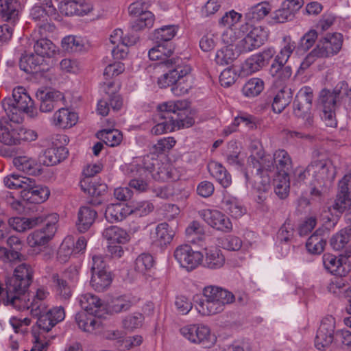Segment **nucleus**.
Instances as JSON below:
<instances>
[{
	"instance_id": "1",
	"label": "nucleus",
	"mask_w": 351,
	"mask_h": 351,
	"mask_svg": "<svg viewBox=\"0 0 351 351\" xmlns=\"http://www.w3.org/2000/svg\"><path fill=\"white\" fill-rule=\"evenodd\" d=\"M188 103L183 100L169 101L159 104L155 119L158 123L152 128V133L160 135L191 127L195 121L186 113Z\"/></svg>"
},
{
	"instance_id": "2",
	"label": "nucleus",
	"mask_w": 351,
	"mask_h": 351,
	"mask_svg": "<svg viewBox=\"0 0 351 351\" xmlns=\"http://www.w3.org/2000/svg\"><path fill=\"white\" fill-rule=\"evenodd\" d=\"M204 299L196 306L199 314L204 316L215 315L222 312L226 305L232 303L234 295L230 291L220 287L210 285L203 289Z\"/></svg>"
},
{
	"instance_id": "3",
	"label": "nucleus",
	"mask_w": 351,
	"mask_h": 351,
	"mask_svg": "<svg viewBox=\"0 0 351 351\" xmlns=\"http://www.w3.org/2000/svg\"><path fill=\"white\" fill-rule=\"evenodd\" d=\"M308 176H311V191L313 195L321 197L330 187L336 176V169L328 159L313 161L308 166Z\"/></svg>"
},
{
	"instance_id": "4",
	"label": "nucleus",
	"mask_w": 351,
	"mask_h": 351,
	"mask_svg": "<svg viewBox=\"0 0 351 351\" xmlns=\"http://www.w3.org/2000/svg\"><path fill=\"white\" fill-rule=\"evenodd\" d=\"M2 106L8 117L16 115L21 112L32 118L38 114L34 101L23 86L15 87L12 97L5 98L2 101Z\"/></svg>"
},
{
	"instance_id": "5",
	"label": "nucleus",
	"mask_w": 351,
	"mask_h": 351,
	"mask_svg": "<svg viewBox=\"0 0 351 351\" xmlns=\"http://www.w3.org/2000/svg\"><path fill=\"white\" fill-rule=\"evenodd\" d=\"M295 47V43L291 40L290 36L283 38L281 49L276 55L274 62L271 65L269 69L270 74L275 78L276 83L278 81L284 82L291 77L292 70L290 66H285V64L293 53Z\"/></svg>"
},
{
	"instance_id": "6",
	"label": "nucleus",
	"mask_w": 351,
	"mask_h": 351,
	"mask_svg": "<svg viewBox=\"0 0 351 351\" xmlns=\"http://www.w3.org/2000/svg\"><path fill=\"white\" fill-rule=\"evenodd\" d=\"M168 69H169V72L158 78V86L160 88H167L173 85L171 90L176 95L187 93L191 89V84H187L185 86H182V80L187 82L186 75L191 72L190 66L188 65L182 66L180 62H178L173 64V67Z\"/></svg>"
},
{
	"instance_id": "7",
	"label": "nucleus",
	"mask_w": 351,
	"mask_h": 351,
	"mask_svg": "<svg viewBox=\"0 0 351 351\" xmlns=\"http://www.w3.org/2000/svg\"><path fill=\"white\" fill-rule=\"evenodd\" d=\"M38 217H42L45 226L41 229L36 230L30 233L27 238V242L32 247L44 246L53 238L57 227L56 223L58 221V215L56 213H51L49 215H43Z\"/></svg>"
},
{
	"instance_id": "8",
	"label": "nucleus",
	"mask_w": 351,
	"mask_h": 351,
	"mask_svg": "<svg viewBox=\"0 0 351 351\" xmlns=\"http://www.w3.org/2000/svg\"><path fill=\"white\" fill-rule=\"evenodd\" d=\"M180 332L192 343L210 348L216 342V337L211 333L208 326L204 324H190L180 328Z\"/></svg>"
},
{
	"instance_id": "9",
	"label": "nucleus",
	"mask_w": 351,
	"mask_h": 351,
	"mask_svg": "<svg viewBox=\"0 0 351 351\" xmlns=\"http://www.w3.org/2000/svg\"><path fill=\"white\" fill-rule=\"evenodd\" d=\"M247 163L256 169V174H269L276 170L273 156L265 154L263 149L258 147L257 143L251 145V155L248 158Z\"/></svg>"
},
{
	"instance_id": "10",
	"label": "nucleus",
	"mask_w": 351,
	"mask_h": 351,
	"mask_svg": "<svg viewBox=\"0 0 351 351\" xmlns=\"http://www.w3.org/2000/svg\"><path fill=\"white\" fill-rule=\"evenodd\" d=\"M173 256L180 266L188 271L197 268L202 263V252L193 250L191 245H178L174 250Z\"/></svg>"
},
{
	"instance_id": "11",
	"label": "nucleus",
	"mask_w": 351,
	"mask_h": 351,
	"mask_svg": "<svg viewBox=\"0 0 351 351\" xmlns=\"http://www.w3.org/2000/svg\"><path fill=\"white\" fill-rule=\"evenodd\" d=\"M36 98L39 104L41 112H50L55 108L64 105L65 98L60 91L48 88H39L36 93Z\"/></svg>"
},
{
	"instance_id": "12",
	"label": "nucleus",
	"mask_w": 351,
	"mask_h": 351,
	"mask_svg": "<svg viewBox=\"0 0 351 351\" xmlns=\"http://www.w3.org/2000/svg\"><path fill=\"white\" fill-rule=\"evenodd\" d=\"M267 36V32L264 27L252 26L246 36L239 42L237 49L240 53L252 51L263 45Z\"/></svg>"
},
{
	"instance_id": "13",
	"label": "nucleus",
	"mask_w": 351,
	"mask_h": 351,
	"mask_svg": "<svg viewBox=\"0 0 351 351\" xmlns=\"http://www.w3.org/2000/svg\"><path fill=\"white\" fill-rule=\"evenodd\" d=\"M338 96L339 93L336 90L330 92L323 90L320 93V101L323 107L321 118L326 126L335 128L337 125L335 110Z\"/></svg>"
},
{
	"instance_id": "14",
	"label": "nucleus",
	"mask_w": 351,
	"mask_h": 351,
	"mask_svg": "<svg viewBox=\"0 0 351 351\" xmlns=\"http://www.w3.org/2000/svg\"><path fill=\"white\" fill-rule=\"evenodd\" d=\"M335 319L331 315L324 317L317 331L315 346L322 350L328 348L333 341Z\"/></svg>"
},
{
	"instance_id": "15",
	"label": "nucleus",
	"mask_w": 351,
	"mask_h": 351,
	"mask_svg": "<svg viewBox=\"0 0 351 351\" xmlns=\"http://www.w3.org/2000/svg\"><path fill=\"white\" fill-rule=\"evenodd\" d=\"M199 216L211 228L222 232H229L232 228L230 219L218 210L203 209Z\"/></svg>"
},
{
	"instance_id": "16",
	"label": "nucleus",
	"mask_w": 351,
	"mask_h": 351,
	"mask_svg": "<svg viewBox=\"0 0 351 351\" xmlns=\"http://www.w3.org/2000/svg\"><path fill=\"white\" fill-rule=\"evenodd\" d=\"M343 36L340 33H328L320 38L316 45L324 58L337 55L343 45Z\"/></svg>"
},
{
	"instance_id": "17",
	"label": "nucleus",
	"mask_w": 351,
	"mask_h": 351,
	"mask_svg": "<svg viewBox=\"0 0 351 351\" xmlns=\"http://www.w3.org/2000/svg\"><path fill=\"white\" fill-rule=\"evenodd\" d=\"M172 53L173 50L169 44H159L149 51L148 56L151 60L160 61L157 64L160 69L170 68L173 67V64L181 62V60L178 58H169Z\"/></svg>"
},
{
	"instance_id": "18",
	"label": "nucleus",
	"mask_w": 351,
	"mask_h": 351,
	"mask_svg": "<svg viewBox=\"0 0 351 351\" xmlns=\"http://www.w3.org/2000/svg\"><path fill=\"white\" fill-rule=\"evenodd\" d=\"M14 116L0 119V143L6 145H16L19 125L13 121Z\"/></svg>"
},
{
	"instance_id": "19",
	"label": "nucleus",
	"mask_w": 351,
	"mask_h": 351,
	"mask_svg": "<svg viewBox=\"0 0 351 351\" xmlns=\"http://www.w3.org/2000/svg\"><path fill=\"white\" fill-rule=\"evenodd\" d=\"M50 195L49 189L46 186L36 185L35 181L29 179L25 189L21 191L22 198L30 203L40 204L46 201Z\"/></svg>"
},
{
	"instance_id": "20",
	"label": "nucleus",
	"mask_w": 351,
	"mask_h": 351,
	"mask_svg": "<svg viewBox=\"0 0 351 351\" xmlns=\"http://www.w3.org/2000/svg\"><path fill=\"white\" fill-rule=\"evenodd\" d=\"M30 10V17L38 23L49 18L56 19L57 11L51 0H37Z\"/></svg>"
},
{
	"instance_id": "21",
	"label": "nucleus",
	"mask_w": 351,
	"mask_h": 351,
	"mask_svg": "<svg viewBox=\"0 0 351 351\" xmlns=\"http://www.w3.org/2000/svg\"><path fill=\"white\" fill-rule=\"evenodd\" d=\"M78 300L81 307L86 311L85 313L97 317L104 315L106 306L98 296L90 293H86L80 295Z\"/></svg>"
},
{
	"instance_id": "22",
	"label": "nucleus",
	"mask_w": 351,
	"mask_h": 351,
	"mask_svg": "<svg viewBox=\"0 0 351 351\" xmlns=\"http://www.w3.org/2000/svg\"><path fill=\"white\" fill-rule=\"evenodd\" d=\"M339 193L334 205V208L343 213L348 206H351V172L344 176L339 182Z\"/></svg>"
},
{
	"instance_id": "23",
	"label": "nucleus",
	"mask_w": 351,
	"mask_h": 351,
	"mask_svg": "<svg viewBox=\"0 0 351 351\" xmlns=\"http://www.w3.org/2000/svg\"><path fill=\"white\" fill-rule=\"evenodd\" d=\"M349 258L340 254L336 256L332 254H325L322 257L324 268L330 274L338 276H346L348 274V269L346 268V261Z\"/></svg>"
},
{
	"instance_id": "24",
	"label": "nucleus",
	"mask_w": 351,
	"mask_h": 351,
	"mask_svg": "<svg viewBox=\"0 0 351 351\" xmlns=\"http://www.w3.org/2000/svg\"><path fill=\"white\" fill-rule=\"evenodd\" d=\"M65 318V311L62 306H56L49 309L47 315L37 320L38 330L43 333L49 332L58 323Z\"/></svg>"
},
{
	"instance_id": "25",
	"label": "nucleus",
	"mask_w": 351,
	"mask_h": 351,
	"mask_svg": "<svg viewBox=\"0 0 351 351\" xmlns=\"http://www.w3.org/2000/svg\"><path fill=\"white\" fill-rule=\"evenodd\" d=\"M202 256L200 265L208 269H221L226 263L224 254L220 249L217 247L204 249Z\"/></svg>"
},
{
	"instance_id": "26",
	"label": "nucleus",
	"mask_w": 351,
	"mask_h": 351,
	"mask_svg": "<svg viewBox=\"0 0 351 351\" xmlns=\"http://www.w3.org/2000/svg\"><path fill=\"white\" fill-rule=\"evenodd\" d=\"M351 229L346 228L334 234L330 239V245L335 251L343 250V256L351 257Z\"/></svg>"
},
{
	"instance_id": "27",
	"label": "nucleus",
	"mask_w": 351,
	"mask_h": 351,
	"mask_svg": "<svg viewBox=\"0 0 351 351\" xmlns=\"http://www.w3.org/2000/svg\"><path fill=\"white\" fill-rule=\"evenodd\" d=\"M8 306H11L19 311L30 309L31 315L38 317V320L43 316L47 315L49 311L47 302H30V299L27 300L25 295L20 297V302L18 304L15 305L13 303L9 304Z\"/></svg>"
},
{
	"instance_id": "28",
	"label": "nucleus",
	"mask_w": 351,
	"mask_h": 351,
	"mask_svg": "<svg viewBox=\"0 0 351 351\" xmlns=\"http://www.w3.org/2000/svg\"><path fill=\"white\" fill-rule=\"evenodd\" d=\"M97 217V212L90 206H81L77 212L76 228L80 232H85L92 226Z\"/></svg>"
},
{
	"instance_id": "29",
	"label": "nucleus",
	"mask_w": 351,
	"mask_h": 351,
	"mask_svg": "<svg viewBox=\"0 0 351 351\" xmlns=\"http://www.w3.org/2000/svg\"><path fill=\"white\" fill-rule=\"evenodd\" d=\"M14 166L21 171L29 175L36 176L41 172V165L34 158L27 156H20L13 159Z\"/></svg>"
},
{
	"instance_id": "30",
	"label": "nucleus",
	"mask_w": 351,
	"mask_h": 351,
	"mask_svg": "<svg viewBox=\"0 0 351 351\" xmlns=\"http://www.w3.org/2000/svg\"><path fill=\"white\" fill-rule=\"evenodd\" d=\"M67 151L63 147H51L45 149L39 156L40 165L52 166L59 163L66 157Z\"/></svg>"
},
{
	"instance_id": "31",
	"label": "nucleus",
	"mask_w": 351,
	"mask_h": 351,
	"mask_svg": "<svg viewBox=\"0 0 351 351\" xmlns=\"http://www.w3.org/2000/svg\"><path fill=\"white\" fill-rule=\"evenodd\" d=\"M77 121V115L68 108H60L53 115L52 123L60 128H70Z\"/></svg>"
},
{
	"instance_id": "32",
	"label": "nucleus",
	"mask_w": 351,
	"mask_h": 351,
	"mask_svg": "<svg viewBox=\"0 0 351 351\" xmlns=\"http://www.w3.org/2000/svg\"><path fill=\"white\" fill-rule=\"evenodd\" d=\"M132 209L122 204H111L108 205L105 211V217L110 223L120 221L132 213Z\"/></svg>"
},
{
	"instance_id": "33",
	"label": "nucleus",
	"mask_w": 351,
	"mask_h": 351,
	"mask_svg": "<svg viewBox=\"0 0 351 351\" xmlns=\"http://www.w3.org/2000/svg\"><path fill=\"white\" fill-rule=\"evenodd\" d=\"M293 93L291 88L285 85L279 87L272 103V109L276 113H280L291 101Z\"/></svg>"
},
{
	"instance_id": "34",
	"label": "nucleus",
	"mask_w": 351,
	"mask_h": 351,
	"mask_svg": "<svg viewBox=\"0 0 351 351\" xmlns=\"http://www.w3.org/2000/svg\"><path fill=\"white\" fill-rule=\"evenodd\" d=\"M62 49L69 52H80L89 47L88 41L81 36L69 35L62 40Z\"/></svg>"
},
{
	"instance_id": "35",
	"label": "nucleus",
	"mask_w": 351,
	"mask_h": 351,
	"mask_svg": "<svg viewBox=\"0 0 351 351\" xmlns=\"http://www.w3.org/2000/svg\"><path fill=\"white\" fill-rule=\"evenodd\" d=\"M221 204L223 209L232 217L239 218L246 213L241 202L235 197L224 195Z\"/></svg>"
},
{
	"instance_id": "36",
	"label": "nucleus",
	"mask_w": 351,
	"mask_h": 351,
	"mask_svg": "<svg viewBox=\"0 0 351 351\" xmlns=\"http://www.w3.org/2000/svg\"><path fill=\"white\" fill-rule=\"evenodd\" d=\"M102 235L109 244H124L129 240V235L126 231L117 226L105 228Z\"/></svg>"
},
{
	"instance_id": "37",
	"label": "nucleus",
	"mask_w": 351,
	"mask_h": 351,
	"mask_svg": "<svg viewBox=\"0 0 351 351\" xmlns=\"http://www.w3.org/2000/svg\"><path fill=\"white\" fill-rule=\"evenodd\" d=\"M85 312H80L75 315V322L80 329L82 330L92 333L101 326L99 319L88 315Z\"/></svg>"
},
{
	"instance_id": "38",
	"label": "nucleus",
	"mask_w": 351,
	"mask_h": 351,
	"mask_svg": "<svg viewBox=\"0 0 351 351\" xmlns=\"http://www.w3.org/2000/svg\"><path fill=\"white\" fill-rule=\"evenodd\" d=\"M210 175L224 188L228 187L232 183L231 176L220 163L212 161L208 165Z\"/></svg>"
},
{
	"instance_id": "39",
	"label": "nucleus",
	"mask_w": 351,
	"mask_h": 351,
	"mask_svg": "<svg viewBox=\"0 0 351 351\" xmlns=\"http://www.w3.org/2000/svg\"><path fill=\"white\" fill-rule=\"evenodd\" d=\"M36 38L34 49L38 56L44 59V58H51L56 53L57 47L50 40L40 37Z\"/></svg>"
},
{
	"instance_id": "40",
	"label": "nucleus",
	"mask_w": 351,
	"mask_h": 351,
	"mask_svg": "<svg viewBox=\"0 0 351 351\" xmlns=\"http://www.w3.org/2000/svg\"><path fill=\"white\" fill-rule=\"evenodd\" d=\"M173 230L167 223H159L153 236V241L158 245L170 243L174 237Z\"/></svg>"
},
{
	"instance_id": "41",
	"label": "nucleus",
	"mask_w": 351,
	"mask_h": 351,
	"mask_svg": "<svg viewBox=\"0 0 351 351\" xmlns=\"http://www.w3.org/2000/svg\"><path fill=\"white\" fill-rule=\"evenodd\" d=\"M90 286L97 291H104L112 282V276L108 271L91 272Z\"/></svg>"
},
{
	"instance_id": "42",
	"label": "nucleus",
	"mask_w": 351,
	"mask_h": 351,
	"mask_svg": "<svg viewBox=\"0 0 351 351\" xmlns=\"http://www.w3.org/2000/svg\"><path fill=\"white\" fill-rule=\"evenodd\" d=\"M44 59L36 53L24 55L20 59L19 66L21 70L27 73H37Z\"/></svg>"
},
{
	"instance_id": "43",
	"label": "nucleus",
	"mask_w": 351,
	"mask_h": 351,
	"mask_svg": "<svg viewBox=\"0 0 351 351\" xmlns=\"http://www.w3.org/2000/svg\"><path fill=\"white\" fill-rule=\"evenodd\" d=\"M52 280L57 296L62 300H69L72 295V288L69 283L58 274H53Z\"/></svg>"
},
{
	"instance_id": "44",
	"label": "nucleus",
	"mask_w": 351,
	"mask_h": 351,
	"mask_svg": "<svg viewBox=\"0 0 351 351\" xmlns=\"http://www.w3.org/2000/svg\"><path fill=\"white\" fill-rule=\"evenodd\" d=\"M239 51L232 47H223L216 52L215 61L218 65L232 64L238 57Z\"/></svg>"
},
{
	"instance_id": "45",
	"label": "nucleus",
	"mask_w": 351,
	"mask_h": 351,
	"mask_svg": "<svg viewBox=\"0 0 351 351\" xmlns=\"http://www.w3.org/2000/svg\"><path fill=\"white\" fill-rule=\"evenodd\" d=\"M121 170L124 175L132 179L145 178L148 174V170L143 166L141 160H134L131 163L122 165Z\"/></svg>"
},
{
	"instance_id": "46",
	"label": "nucleus",
	"mask_w": 351,
	"mask_h": 351,
	"mask_svg": "<svg viewBox=\"0 0 351 351\" xmlns=\"http://www.w3.org/2000/svg\"><path fill=\"white\" fill-rule=\"evenodd\" d=\"M320 230H317L306 241V247L311 254H319L324 250L326 242Z\"/></svg>"
},
{
	"instance_id": "47",
	"label": "nucleus",
	"mask_w": 351,
	"mask_h": 351,
	"mask_svg": "<svg viewBox=\"0 0 351 351\" xmlns=\"http://www.w3.org/2000/svg\"><path fill=\"white\" fill-rule=\"evenodd\" d=\"M43 221L42 217L27 219L24 217H12L8 221L11 228L17 232H24Z\"/></svg>"
},
{
	"instance_id": "48",
	"label": "nucleus",
	"mask_w": 351,
	"mask_h": 351,
	"mask_svg": "<svg viewBox=\"0 0 351 351\" xmlns=\"http://www.w3.org/2000/svg\"><path fill=\"white\" fill-rule=\"evenodd\" d=\"M272 5L268 1H262L251 7L246 14L249 19L256 21L263 20L271 11Z\"/></svg>"
},
{
	"instance_id": "49",
	"label": "nucleus",
	"mask_w": 351,
	"mask_h": 351,
	"mask_svg": "<svg viewBox=\"0 0 351 351\" xmlns=\"http://www.w3.org/2000/svg\"><path fill=\"white\" fill-rule=\"evenodd\" d=\"M276 169L278 173H287L291 168L292 161L288 152L285 149H278L273 154Z\"/></svg>"
},
{
	"instance_id": "50",
	"label": "nucleus",
	"mask_w": 351,
	"mask_h": 351,
	"mask_svg": "<svg viewBox=\"0 0 351 351\" xmlns=\"http://www.w3.org/2000/svg\"><path fill=\"white\" fill-rule=\"evenodd\" d=\"M0 17L7 22L14 23L18 17V10L14 0H5L0 3Z\"/></svg>"
},
{
	"instance_id": "51",
	"label": "nucleus",
	"mask_w": 351,
	"mask_h": 351,
	"mask_svg": "<svg viewBox=\"0 0 351 351\" xmlns=\"http://www.w3.org/2000/svg\"><path fill=\"white\" fill-rule=\"evenodd\" d=\"M264 89V82L261 78L250 79L243 86L242 93L244 96L252 98L258 96Z\"/></svg>"
},
{
	"instance_id": "52",
	"label": "nucleus",
	"mask_w": 351,
	"mask_h": 351,
	"mask_svg": "<svg viewBox=\"0 0 351 351\" xmlns=\"http://www.w3.org/2000/svg\"><path fill=\"white\" fill-rule=\"evenodd\" d=\"M155 16L152 12L147 10L140 16H137L131 23V27L134 31H141L145 28L153 27Z\"/></svg>"
},
{
	"instance_id": "53",
	"label": "nucleus",
	"mask_w": 351,
	"mask_h": 351,
	"mask_svg": "<svg viewBox=\"0 0 351 351\" xmlns=\"http://www.w3.org/2000/svg\"><path fill=\"white\" fill-rule=\"evenodd\" d=\"M243 123L245 126L253 128L255 126V119L253 116L245 113L240 112L234 119L231 125L224 130L226 135H229L236 130L237 127Z\"/></svg>"
},
{
	"instance_id": "54",
	"label": "nucleus",
	"mask_w": 351,
	"mask_h": 351,
	"mask_svg": "<svg viewBox=\"0 0 351 351\" xmlns=\"http://www.w3.org/2000/svg\"><path fill=\"white\" fill-rule=\"evenodd\" d=\"M132 303L126 296H120L113 298L107 306V311L110 313H119L130 308Z\"/></svg>"
},
{
	"instance_id": "55",
	"label": "nucleus",
	"mask_w": 351,
	"mask_h": 351,
	"mask_svg": "<svg viewBox=\"0 0 351 351\" xmlns=\"http://www.w3.org/2000/svg\"><path fill=\"white\" fill-rule=\"evenodd\" d=\"M275 193L281 199L285 198L289 191V179L287 173H278L274 179Z\"/></svg>"
},
{
	"instance_id": "56",
	"label": "nucleus",
	"mask_w": 351,
	"mask_h": 351,
	"mask_svg": "<svg viewBox=\"0 0 351 351\" xmlns=\"http://www.w3.org/2000/svg\"><path fill=\"white\" fill-rule=\"evenodd\" d=\"M29 178L21 176L14 173H11L5 176L3 179L5 186L11 189H21L23 190L29 183Z\"/></svg>"
},
{
	"instance_id": "57",
	"label": "nucleus",
	"mask_w": 351,
	"mask_h": 351,
	"mask_svg": "<svg viewBox=\"0 0 351 351\" xmlns=\"http://www.w3.org/2000/svg\"><path fill=\"white\" fill-rule=\"evenodd\" d=\"M154 258L149 254L143 253L135 261L134 269L136 271L145 274L154 266Z\"/></svg>"
},
{
	"instance_id": "58",
	"label": "nucleus",
	"mask_w": 351,
	"mask_h": 351,
	"mask_svg": "<svg viewBox=\"0 0 351 351\" xmlns=\"http://www.w3.org/2000/svg\"><path fill=\"white\" fill-rule=\"evenodd\" d=\"M295 232L294 225L290 220H286L277 233V241L287 243L293 238Z\"/></svg>"
},
{
	"instance_id": "59",
	"label": "nucleus",
	"mask_w": 351,
	"mask_h": 351,
	"mask_svg": "<svg viewBox=\"0 0 351 351\" xmlns=\"http://www.w3.org/2000/svg\"><path fill=\"white\" fill-rule=\"evenodd\" d=\"M265 66L256 54L247 58L241 66V72L244 75H251Z\"/></svg>"
},
{
	"instance_id": "60",
	"label": "nucleus",
	"mask_w": 351,
	"mask_h": 351,
	"mask_svg": "<svg viewBox=\"0 0 351 351\" xmlns=\"http://www.w3.org/2000/svg\"><path fill=\"white\" fill-rule=\"evenodd\" d=\"M144 317L141 313H134L125 316L122 319V326L124 329L132 331L143 325Z\"/></svg>"
},
{
	"instance_id": "61",
	"label": "nucleus",
	"mask_w": 351,
	"mask_h": 351,
	"mask_svg": "<svg viewBox=\"0 0 351 351\" xmlns=\"http://www.w3.org/2000/svg\"><path fill=\"white\" fill-rule=\"evenodd\" d=\"M74 247V240L71 237H66L63 241L62 242L58 252V258L60 261L65 262L67 259L73 254H75V251L73 249Z\"/></svg>"
},
{
	"instance_id": "62",
	"label": "nucleus",
	"mask_w": 351,
	"mask_h": 351,
	"mask_svg": "<svg viewBox=\"0 0 351 351\" xmlns=\"http://www.w3.org/2000/svg\"><path fill=\"white\" fill-rule=\"evenodd\" d=\"M112 86V82H109L108 84L105 83L104 84L103 88L108 97L110 107L114 110L117 111L121 108L123 101L120 96L115 93L116 89L112 90H110Z\"/></svg>"
},
{
	"instance_id": "63",
	"label": "nucleus",
	"mask_w": 351,
	"mask_h": 351,
	"mask_svg": "<svg viewBox=\"0 0 351 351\" xmlns=\"http://www.w3.org/2000/svg\"><path fill=\"white\" fill-rule=\"evenodd\" d=\"M103 141L110 147L118 145L122 141V134L117 130H104L100 132Z\"/></svg>"
},
{
	"instance_id": "64",
	"label": "nucleus",
	"mask_w": 351,
	"mask_h": 351,
	"mask_svg": "<svg viewBox=\"0 0 351 351\" xmlns=\"http://www.w3.org/2000/svg\"><path fill=\"white\" fill-rule=\"evenodd\" d=\"M34 346L31 351H46L49 346V340L42 331L34 328L32 330Z\"/></svg>"
}]
</instances>
